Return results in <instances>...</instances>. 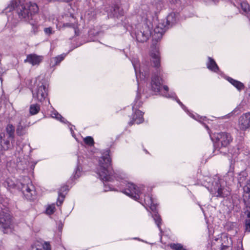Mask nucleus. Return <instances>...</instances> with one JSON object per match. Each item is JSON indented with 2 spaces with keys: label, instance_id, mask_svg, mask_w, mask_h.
<instances>
[{
  "label": "nucleus",
  "instance_id": "obj_27",
  "mask_svg": "<svg viewBox=\"0 0 250 250\" xmlns=\"http://www.w3.org/2000/svg\"><path fill=\"white\" fill-rule=\"evenodd\" d=\"M64 57L62 55L53 58L51 59L50 65H52V66L58 65L64 59Z\"/></svg>",
  "mask_w": 250,
  "mask_h": 250
},
{
  "label": "nucleus",
  "instance_id": "obj_32",
  "mask_svg": "<svg viewBox=\"0 0 250 250\" xmlns=\"http://www.w3.org/2000/svg\"><path fill=\"white\" fill-rule=\"evenodd\" d=\"M51 117L54 118H55L58 120H60L62 122H64V118H63L62 116L61 115H60V114H59L58 113L57 111H53L51 114Z\"/></svg>",
  "mask_w": 250,
  "mask_h": 250
},
{
  "label": "nucleus",
  "instance_id": "obj_6",
  "mask_svg": "<svg viewBox=\"0 0 250 250\" xmlns=\"http://www.w3.org/2000/svg\"><path fill=\"white\" fill-rule=\"evenodd\" d=\"M0 229L4 233H9L13 231L14 225L12 217L7 213H0Z\"/></svg>",
  "mask_w": 250,
  "mask_h": 250
},
{
  "label": "nucleus",
  "instance_id": "obj_38",
  "mask_svg": "<svg viewBox=\"0 0 250 250\" xmlns=\"http://www.w3.org/2000/svg\"><path fill=\"white\" fill-rule=\"evenodd\" d=\"M81 171L80 169L78 167H77L74 174V178L77 179L79 178L81 175Z\"/></svg>",
  "mask_w": 250,
  "mask_h": 250
},
{
  "label": "nucleus",
  "instance_id": "obj_23",
  "mask_svg": "<svg viewBox=\"0 0 250 250\" xmlns=\"http://www.w3.org/2000/svg\"><path fill=\"white\" fill-rule=\"evenodd\" d=\"M150 33V32L149 31L146 32H142V31H140L137 33L136 35V39L139 42H144L147 40Z\"/></svg>",
  "mask_w": 250,
  "mask_h": 250
},
{
  "label": "nucleus",
  "instance_id": "obj_46",
  "mask_svg": "<svg viewBox=\"0 0 250 250\" xmlns=\"http://www.w3.org/2000/svg\"><path fill=\"white\" fill-rule=\"evenodd\" d=\"M132 64H133V65L134 66L135 72H136V73H137V66H136V65L134 62H132Z\"/></svg>",
  "mask_w": 250,
  "mask_h": 250
},
{
  "label": "nucleus",
  "instance_id": "obj_4",
  "mask_svg": "<svg viewBox=\"0 0 250 250\" xmlns=\"http://www.w3.org/2000/svg\"><path fill=\"white\" fill-rule=\"evenodd\" d=\"M4 185L5 186H7L9 189L14 188L17 186L18 188L21 190L22 193L27 200H33L36 195L34 187L30 181L26 184L20 183V184H17V185H16L11 179H7L4 183Z\"/></svg>",
  "mask_w": 250,
  "mask_h": 250
},
{
  "label": "nucleus",
  "instance_id": "obj_48",
  "mask_svg": "<svg viewBox=\"0 0 250 250\" xmlns=\"http://www.w3.org/2000/svg\"><path fill=\"white\" fill-rule=\"evenodd\" d=\"M165 96H166V97H168V96H167V94H165Z\"/></svg>",
  "mask_w": 250,
  "mask_h": 250
},
{
  "label": "nucleus",
  "instance_id": "obj_1",
  "mask_svg": "<svg viewBox=\"0 0 250 250\" xmlns=\"http://www.w3.org/2000/svg\"><path fill=\"white\" fill-rule=\"evenodd\" d=\"M150 61L153 67L156 68V72L153 74L150 83L152 91L157 93L160 91L164 80L162 78L163 71L160 68L161 58L160 52L157 48L152 50L150 53Z\"/></svg>",
  "mask_w": 250,
  "mask_h": 250
},
{
  "label": "nucleus",
  "instance_id": "obj_16",
  "mask_svg": "<svg viewBox=\"0 0 250 250\" xmlns=\"http://www.w3.org/2000/svg\"><path fill=\"white\" fill-rule=\"evenodd\" d=\"M42 56L37 55L35 54H31L27 56L26 59L24 60L25 62H28L32 65H39L43 60Z\"/></svg>",
  "mask_w": 250,
  "mask_h": 250
},
{
  "label": "nucleus",
  "instance_id": "obj_30",
  "mask_svg": "<svg viewBox=\"0 0 250 250\" xmlns=\"http://www.w3.org/2000/svg\"><path fill=\"white\" fill-rule=\"evenodd\" d=\"M170 247L173 250H187L181 244H171Z\"/></svg>",
  "mask_w": 250,
  "mask_h": 250
},
{
  "label": "nucleus",
  "instance_id": "obj_14",
  "mask_svg": "<svg viewBox=\"0 0 250 250\" xmlns=\"http://www.w3.org/2000/svg\"><path fill=\"white\" fill-rule=\"evenodd\" d=\"M62 22L64 27L75 29L78 26V21L76 18L72 14L65 15L62 16Z\"/></svg>",
  "mask_w": 250,
  "mask_h": 250
},
{
  "label": "nucleus",
  "instance_id": "obj_2",
  "mask_svg": "<svg viewBox=\"0 0 250 250\" xmlns=\"http://www.w3.org/2000/svg\"><path fill=\"white\" fill-rule=\"evenodd\" d=\"M97 171L103 181H111L115 177V172L111 166V159L108 152L100 159Z\"/></svg>",
  "mask_w": 250,
  "mask_h": 250
},
{
  "label": "nucleus",
  "instance_id": "obj_21",
  "mask_svg": "<svg viewBox=\"0 0 250 250\" xmlns=\"http://www.w3.org/2000/svg\"><path fill=\"white\" fill-rule=\"evenodd\" d=\"M144 203L145 205L149 207L152 210L156 209V204L155 203L151 195L148 194L144 196Z\"/></svg>",
  "mask_w": 250,
  "mask_h": 250
},
{
  "label": "nucleus",
  "instance_id": "obj_12",
  "mask_svg": "<svg viewBox=\"0 0 250 250\" xmlns=\"http://www.w3.org/2000/svg\"><path fill=\"white\" fill-rule=\"evenodd\" d=\"M11 138L7 137L4 132L0 133V151L3 152L13 148V142Z\"/></svg>",
  "mask_w": 250,
  "mask_h": 250
},
{
  "label": "nucleus",
  "instance_id": "obj_45",
  "mask_svg": "<svg viewBox=\"0 0 250 250\" xmlns=\"http://www.w3.org/2000/svg\"><path fill=\"white\" fill-rule=\"evenodd\" d=\"M227 248H228V246H227L226 245H224L223 244L221 245V250H226Z\"/></svg>",
  "mask_w": 250,
  "mask_h": 250
},
{
  "label": "nucleus",
  "instance_id": "obj_40",
  "mask_svg": "<svg viewBox=\"0 0 250 250\" xmlns=\"http://www.w3.org/2000/svg\"><path fill=\"white\" fill-rule=\"evenodd\" d=\"M44 31L46 34L48 35L52 34L53 33L52 29L51 27L45 28Z\"/></svg>",
  "mask_w": 250,
  "mask_h": 250
},
{
  "label": "nucleus",
  "instance_id": "obj_20",
  "mask_svg": "<svg viewBox=\"0 0 250 250\" xmlns=\"http://www.w3.org/2000/svg\"><path fill=\"white\" fill-rule=\"evenodd\" d=\"M166 31V27L161 23H159L154 29V36L158 39L162 38Z\"/></svg>",
  "mask_w": 250,
  "mask_h": 250
},
{
  "label": "nucleus",
  "instance_id": "obj_19",
  "mask_svg": "<svg viewBox=\"0 0 250 250\" xmlns=\"http://www.w3.org/2000/svg\"><path fill=\"white\" fill-rule=\"evenodd\" d=\"M5 130L6 136L11 138L12 141H14L15 132V126L11 124H8L5 127Z\"/></svg>",
  "mask_w": 250,
  "mask_h": 250
},
{
  "label": "nucleus",
  "instance_id": "obj_36",
  "mask_svg": "<svg viewBox=\"0 0 250 250\" xmlns=\"http://www.w3.org/2000/svg\"><path fill=\"white\" fill-rule=\"evenodd\" d=\"M244 193H250V179L247 181L246 185L244 187Z\"/></svg>",
  "mask_w": 250,
  "mask_h": 250
},
{
  "label": "nucleus",
  "instance_id": "obj_42",
  "mask_svg": "<svg viewBox=\"0 0 250 250\" xmlns=\"http://www.w3.org/2000/svg\"><path fill=\"white\" fill-rule=\"evenodd\" d=\"M172 17L173 14L169 15L167 18V21L169 22L170 21V19L172 18Z\"/></svg>",
  "mask_w": 250,
  "mask_h": 250
},
{
  "label": "nucleus",
  "instance_id": "obj_35",
  "mask_svg": "<svg viewBox=\"0 0 250 250\" xmlns=\"http://www.w3.org/2000/svg\"><path fill=\"white\" fill-rule=\"evenodd\" d=\"M30 24L32 26V31L34 34H36L39 31L40 25L36 22H30Z\"/></svg>",
  "mask_w": 250,
  "mask_h": 250
},
{
  "label": "nucleus",
  "instance_id": "obj_31",
  "mask_svg": "<svg viewBox=\"0 0 250 250\" xmlns=\"http://www.w3.org/2000/svg\"><path fill=\"white\" fill-rule=\"evenodd\" d=\"M55 209L54 204L48 205L46 208V213L48 215L52 214L55 212Z\"/></svg>",
  "mask_w": 250,
  "mask_h": 250
},
{
  "label": "nucleus",
  "instance_id": "obj_37",
  "mask_svg": "<svg viewBox=\"0 0 250 250\" xmlns=\"http://www.w3.org/2000/svg\"><path fill=\"white\" fill-rule=\"evenodd\" d=\"M245 231L250 232V219H246L245 222Z\"/></svg>",
  "mask_w": 250,
  "mask_h": 250
},
{
  "label": "nucleus",
  "instance_id": "obj_34",
  "mask_svg": "<svg viewBox=\"0 0 250 250\" xmlns=\"http://www.w3.org/2000/svg\"><path fill=\"white\" fill-rule=\"evenodd\" d=\"M84 143L89 146H92L94 144V141L92 137L87 136L83 139Z\"/></svg>",
  "mask_w": 250,
  "mask_h": 250
},
{
  "label": "nucleus",
  "instance_id": "obj_9",
  "mask_svg": "<svg viewBox=\"0 0 250 250\" xmlns=\"http://www.w3.org/2000/svg\"><path fill=\"white\" fill-rule=\"evenodd\" d=\"M142 105L141 102L136 100L134 105L132 106L133 111H134L132 115V120L129 122V124L132 125L134 124H140L144 121L143 118L144 113L139 110H136L138 107H140Z\"/></svg>",
  "mask_w": 250,
  "mask_h": 250
},
{
  "label": "nucleus",
  "instance_id": "obj_25",
  "mask_svg": "<svg viewBox=\"0 0 250 250\" xmlns=\"http://www.w3.org/2000/svg\"><path fill=\"white\" fill-rule=\"evenodd\" d=\"M40 105L38 104H32L29 107V114L30 115L37 114L40 111Z\"/></svg>",
  "mask_w": 250,
  "mask_h": 250
},
{
  "label": "nucleus",
  "instance_id": "obj_10",
  "mask_svg": "<svg viewBox=\"0 0 250 250\" xmlns=\"http://www.w3.org/2000/svg\"><path fill=\"white\" fill-rule=\"evenodd\" d=\"M140 192L139 188L132 183H127L123 191L125 194L135 200L139 199Z\"/></svg>",
  "mask_w": 250,
  "mask_h": 250
},
{
  "label": "nucleus",
  "instance_id": "obj_7",
  "mask_svg": "<svg viewBox=\"0 0 250 250\" xmlns=\"http://www.w3.org/2000/svg\"><path fill=\"white\" fill-rule=\"evenodd\" d=\"M216 145L219 148L227 147L232 141L231 135L227 132L217 133L215 135Z\"/></svg>",
  "mask_w": 250,
  "mask_h": 250
},
{
  "label": "nucleus",
  "instance_id": "obj_28",
  "mask_svg": "<svg viewBox=\"0 0 250 250\" xmlns=\"http://www.w3.org/2000/svg\"><path fill=\"white\" fill-rule=\"evenodd\" d=\"M152 217L153 218L154 220L155 221V222L156 224L157 225L159 229L162 231V229H161V224H162V220L161 218V216L158 214L157 213H155L152 215Z\"/></svg>",
  "mask_w": 250,
  "mask_h": 250
},
{
  "label": "nucleus",
  "instance_id": "obj_47",
  "mask_svg": "<svg viewBox=\"0 0 250 250\" xmlns=\"http://www.w3.org/2000/svg\"><path fill=\"white\" fill-rule=\"evenodd\" d=\"M178 103L179 104H180L181 105H183V104L180 101H178Z\"/></svg>",
  "mask_w": 250,
  "mask_h": 250
},
{
  "label": "nucleus",
  "instance_id": "obj_11",
  "mask_svg": "<svg viewBox=\"0 0 250 250\" xmlns=\"http://www.w3.org/2000/svg\"><path fill=\"white\" fill-rule=\"evenodd\" d=\"M238 127L240 131H246L250 128V112L243 114L238 119Z\"/></svg>",
  "mask_w": 250,
  "mask_h": 250
},
{
  "label": "nucleus",
  "instance_id": "obj_22",
  "mask_svg": "<svg viewBox=\"0 0 250 250\" xmlns=\"http://www.w3.org/2000/svg\"><path fill=\"white\" fill-rule=\"evenodd\" d=\"M208 60L207 63V68L212 71L217 72L219 70V67L215 61L211 57H208Z\"/></svg>",
  "mask_w": 250,
  "mask_h": 250
},
{
  "label": "nucleus",
  "instance_id": "obj_41",
  "mask_svg": "<svg viewBox=\"0 0 250 250\" xmlns=\"http://www.w3.org/2000/svg\"><path fill=\"white\" fill-rule=\"evenodd\" d=\"M246 178V176H244V175H242V174H240V175H239V177L238 178V182L240 184L243 183V180L245 179V178Z\"/></svg>",
  "mask_w": 250,
  "mask_h": 250
},
{
  "label": "nucleus",
  "instance_id": "obj_26",
  "mask_svg": "<svg viewBox=\"0 0 250 250\" xmlns=\"http://www.w3.org/2000/svg\"><path fill=\"white\" fill-rule=\"evenodd\" d=\"M238 3V7L240 6L243 11L247 13L250 11V6L249 4L245 0H236Z\"/></svg>",
  "mask_w": 250,
  "mask_h": 250
},
{
  "label": "nucleus",
  "instance_id": "obj_43",
  "mask_svg": "<svg viewBox=\"0 0 250 250\" xmlns=\"http://www.w3.org/2000/svg\"><path fill=\"white\" fill-rule=\"evenodd\" d=\"M164 90L166 91L167 92L168 91V87L167 85H164L163 87Z\"/></svg>",
  "mask_w": 250,
  "mask_h": 250
},
{
  "label": "nucleus",
  "instance_id": "obj_33",
  "mask_svg": "<svg viewBox=\"0 0 250 250\" xmlns=\"http://www.w3.org/2000/svg\"><path fill=\"white\" fill-rule=\"evenodd\" d=\"M65 195L61 192H58V197L57 201V205L58 206H61L63 202Z\"/></svg>",
  "mask_w": 250,
  "mask_h": 250
},
{
  "label": "nucleus",
  "instance_id": "obj_17",
  "mask_svg": "<svg viewBox=\"0 0 250 250\" xmlns=\"http://www.w3.org/2000/svg\"><path fill=\"white\" fill-rule=\"evenodd\" d=\"M30 250H51L50 245L46 242L42 243L37 241L32 245Z\"/></svg>",
  "mask_w": 250,
  "mask_h": 250
},
{
  "label": "nucleus",
  "instance_id": "obj_39",
  "mask_svg": "<svg viewBox=\"0 0 250 250\" xmlns=\"http://www.w3.org/2000/svg\"><path fill=\"white\" fill-rule=\"evenodd\" d=\"M68 190V187L67 186L65 185V186H63L62 187L60 188L58 192H61L63 194V192L67 191Z\"/></svg>",
  "mask_w": 250,
  "mask_h": 250
},
{
  "label": "nucleus",
  "instance_id": "obj_44",
  "mask_svg": "<svg viewBox=\"0 0 250 250\" xmlns=\"http://www.w3.org/2000/svg\"><path fill=\"white\" fill-rule=\"evenodd\" d=\"M246 213L247 217L248 218V219H250V211L248 210L247 212H246Z\"/></svg>",
  "mask_w": 250,
  "mask_h": 250
},
{
  "label": "nucleus",
  "instance_id": "obj_5",
  "mask_svg": "<svg viewBox=\"0 0 250 250\" xmlns=\"http://www.w3.org/2000/svg\"><path fill=\"white\" fill-rule=\"evenodd\" d=\"M38 6L35 3L29 2L24 5H21L18 9L19 17L25 21H29L32 19V17L38 13Z\"/></svg>",
  "mask_w": 250,
  "mask_h": 250
},
{
  "label": "nucleus",
  "instance_id": "obj_18",
  "mask_svg": "<svg viewBox=\"0 0 250 250\" xmlns=\"http://www.w3.org/2000/svg\"><path fill=\"white\" fill-rule=\"evenodd\" d=\"M23 121L21 120L16 128V133L18 136H23L26 133V128L30 125V123L29 122L27 125H22Z\"/></svg>",
  "mask_w": 250,
  "mask_h": 250
},
{
  "label": "nucleus",
  "instance_id": "obj_8",
  "mask_svg": "<svg viewBox=\"0 0 250 250\" xmlns=\"http://www.w3.org/2000/svg\"><path fill=\"white\" fill-rule=\"evenodd\" d=\"M33 97L39 102L43 101L48 95V88L43 83H40L32 91Z\"/></svg>",
  "mask_w": 250,
  "mask_h": 250
},
{
  "label": "nucleus",
  "instance_id": "obj_24",
  "mask_svg": "<svg viewBox=\"0 0 250 250\" xmlns=\"http://www.w3.org/2000/svg\"><path fill=\"white\" fill-rule=\"evenodd\" d=\"M228 81L235 87L238 90L241 91L244 88V85L241 82L235 80L231 78L228 79Z\"/></svg>",
  "mask_w": 250,
  "mask_h": 250
},
{
  "label": "nucleus",
  "instance_id": "obj_13",
  "mask_svg": "<svg viewBox=\"0 0 250 250\" xmlns=\"http://www.w3.org/2000/svg\"><path fill=\"white\" fill-rule=\"evenodd\" d=\"M211 192L217 197L224 198L229 195L230 191L229 188L222 187L217 184L216 188L211 189Z\"/></svg>",
  "mask_w": 250,
  "mask_h": 250
},
{
  "label": "nucleus",
  "instance_id": "obj_3",
  "mask_svg": "<svg viewBox=\"0 0 250 250\" xmlns=\"http://www.w3.org/2000/svg\"><path fill=\"white\" fill-rule=\"evenodd\" d=\"M163 6V0H154L149 5H143L139 15L143 21L151 24L153 19L162 10Z\"/></svg>",
  "mask_w": 250,
  "mask_h": 250
},
{
  "label": "nucleus",
  "instance_id": "obj_29",
  "mask_svg": "<svg viewBox=\"0 0 250 250\" xmlns=\"http://www.w3.org/2000/svg\"><path fill=\"white\" fill-rule=\"evenodd\" d=\"M243 197L245 205L247 208H250V193H244Z\"/></svg>",
  "mask_w": 250,
  "mask_h": 250
},
{
  "label": "nucleus",
  "instance_id": "obj_15",
  "mask_svg": "<svg viewBox=\"0 0 250 250\" xmlns=\"http://www.w3.org/2000/svg\"><path fill=\"white\" fill-rule=\"evenodd\" d=\"M105 10L108 16L110 17L123 16L124 13L119 3L114 4L112 6L108 5L105 7Z\"/></svg>",
  "mask_w": 250,
  "mask_h": 250
}]
</instances>
